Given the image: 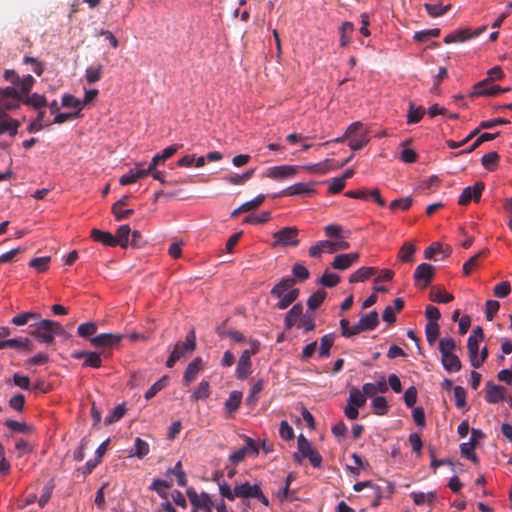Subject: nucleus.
Wrapping results in <instances>:
<instances>
[{
    "mask_svg": "<svg viewBox=\"0 0 512 512\" xmlns=\"http://www.w3.org/2000/svg\"><path fill=\"white\" fill-rule=\"evenodd\" d=\"M294 284V278L286 277L282 278L280 282L271 289V295L279 299L276 305L278 309H286L298 298L300 291L298 288H293Z\"/></svg>",
    "mask_w": 512,
    "mask_h": 512,
    "instance_id": "obj_1",
    "label": "nucleus"
},
{
    "mask_svg": "<svg viewBox=\"0 0 512 512\" xmlns=\"http://www.w3.org/2000/svg\"><path fill=\"white\" fill-rule=\"evenodd\" d=\"M379 324L378 313L371 311L363 315L357 324L350 326L349 320L343 318L340 320L341 335L350 338L364 331L374 330Z\"/></svg>",
    "mask_w": 512,
    "mask_h": 512,
    "instance_id": "obj_2",
    "label": "nucleus"
},
{
    "mask_svg": "<svg viewBox=\"0 0 512 512\" xmlns=\"http://www.w3.org/2000/svg\"><path fill=\"white\" fill-rule=\"evenodd\" d=\"M34 329L30 332L32 336L40 342L52 344L56 335H65L66 331L61 324L53 320L39 319L34 325Z\"/></svg>",
    "mask_w": 512,
    "mask_h": 512,
    "instance_id": "obj_3",
    "label": "nucleus"
},
{
    "mask_svg": "<svg viewBox=\"0 0 512 512\" xmlns=\"http://www.w3.org/2000/svg\"><path fill=\"white\" fill-rule=\"evenodd\" d=\"M196 348V334L192 329L190 330L185 338L184 342H177L174 349L166 361V366L172 368L175 363L180 360L186 354H191Z\"/></svg>",
    "mask_w": 512,
    "mask_h": 512,
    "instance_id": "obj_4",
    "label": "nucleus"
},
{
    "mask_svg": "<svg viewBox=\"0 0 512 512\" xmlns=\"http://www.w3.org/2000/svg\"><path fill=\"white\" fill-rule=\"evenodd\" d=\"M299 230L296 227H284L273 234L275 241L272 243V247L277 246H292L296 247L299 245L298 240Z\"/></svg>",
    "mask_w": 512,
    "mask_h": 512,
    "instance_id": "obj_5",
    "label": "nucleus"
},
{
    "mask_svg": "<svg viewBox=\"0 0 512 512\" xmlns=\"http://www.w3.org/2000/svg\"><path fill=\"white\" fill-rule=\"evenodd\" d=\"M435 268L428 263H421L414 271L415 285L421 289L426 288L433 280Z\"/></svg>",
    "mask_w": 512,
    "mask_h": 512,
    "instance_id": "obj_6",
    "label": "nucleus"
},
{
    "mask_svg": "<svg viewBox=\"0 0 512 512\" xmlns=\"http://www.w3.org/2000/svg\"><path fill=\"white\" fill-rule=\"evenodd\" d=\"M484 188L485 185L483 182H476L473 186H468L464 188L459 197L458 204L465 206L472 200L478 202L481 198V194Z\"/></svg>",
    "mask_w": 512,
    "mask_h": 512,
    "instance_id": "obj_7",
    "label": "nucleus"
},
{
    "mask_svg": "<svg viewBox=\"0 0 512 512\" xmlns=\"http://www.w3.org/2000/svg\"><path fill=\"white\" fill-rule=\"evenodd\" d=\"M299 170L298 166H292V165H280V166H274L270 167L266 171V176L268 178L274 179V180H282L286 178H291L297 174Z\"/></svg>",
    "mask_w": 512,
    "mask_h": 512,
    "instance_id": "obj_8",
    "label": "nucleus"
},
{
    "mask_svg": "<svg viewBox=\"0 0 512 512\" xmlns=\"http://www.w3.org/2000/svg\"><path fill=\"white\" fill-rule=\"evenodd\" d=\"M122 340L121 334L102 333L90 338V343L96 347H116Z\"/></svg>",
    "mask_w": 512,
    "mask_h": 512,
    "instance_id": "obj_9",
    "label": "nucleus"
},
{
    "mask_svg": "<svg viewBox=\"0 0 512 512\" xmlns=\"http://www.w3.org/2000/svg\"><path fill=\"white\" fill-rule=\"evenodd\" d=\"M359 258L360 254L358 252L339 254L334 258L331 265L336 270H346L358 262Z\"/></svg>",
    "mask_w": 512,
    "mask_h": 512,
    "instance_id": "obj_10",
    "label": "nucleus"
},
{
    "mask_svg": "<svg viewBox=\"0 0 512 512\" xmlns=\"http://www.w3.org/2000/svg\"><path fill=\"white\" fill-rule=\"evenodd\" d=\"M187 496L193 507L199 510L207 508V505L211 504L212 502V499L208 493L202 492L201 494H198L194 488L187 489Z\"/></svg>",
    "mask_w": 512,
    "mask_h": 512,
    "instance_id": "obj_11",
    "label": "nucleus"
},
{
    "mask_svg": "<svg viewBox=\"0 0 512 512\" xmlns=\"http://www.w3.org/2000/svg\"><path fill=\"white\" fill-rule=\"evenodd\" d=\"M251 357L247 351L242 352L236 368V377L238 379H246L252 373Z\"/></svg>",
    "mask_w": 512,
    "mask_h": 512,
    "instance_id": "obj_12",
    "label": "nucleus"
},
{
    "mask_svg": "<svg viewBox=\"0 0 512 512\" xmlns=\"http://www.w3.org/2000/svg\"><path fill=\"white\" fill-rule=\"evenodd\" d=\"M505 398V389L502 386L495 385L488 382L486 385L485 399L488 403L496 404L503 401Z\"/></svg>",
    "mask_w": 512,
    "mask_h": 512,
    "instance_id": "obj_13",
    "label": "nucleus"
},
{
    "mask_svg": "<svg viewBox=\"0 0 512 512\" xmlns=\"http://www.w3.org/2000/svg\"><path fill=\"white\" fill-rule=\"evenodd\" d=\"M150 169L147 167L146 169L139 168L138 165L130 169L127 174H124L120 177L119 183L123 186L132 184L136 182L138 179L144 178L149 175Z\"/></svg>",
    "mask_w": 512,
    "mask_h": 512,
    "instance_id": "obj_14",
    "label": "nucleus"
},
{
    "mask_svg": "<svg viewBox=\"0 0 512 512\" xmlns=\"http://www.w3.org/2000/svg\"><path fill=\"white\" fill-rule=\"evenodd\" d=\"M180 147H181V145L175 144V145L166 147L161 153L156 154L152 158V160L148 166L150 171L154 170L158 165L163 164L167 159L172 157L178 151V149Z\"/></svg>",
    "mask_w": 512,
    "mask_h": 512,
    "instance_id": "obj_15",
    "label": "nucleus"
},
{
    "mask_svg": "<svg viewBox=\"0 0 512 512\" xmlns=\"http://www.w3.org/2000/svg\"><path fill=\"white\" fill-rule=\"evenodd\" d=\"M303 317V306L301 303L293 305V307L286 313L284 324L287 330H290L296 323L300 322Z\"/></svg>",
    "mask_w": 512,
    "mask_h": 512,
    "instance_id": "obj_16",
    "label": "nucleus"
},
{
    "mask_svg": "<svg viewBox=\"0 0 512 512\" xmlns=\"http://www.w3.org/2000/svg\"><path fill=\"white\" fill-rule=\"evenodd\" d=\"M314 192H315V190L311 187L310 184L305 183V182H299V183H296L294 185L287 187L286 189L281 191V193L279 195L280 196L306 195V194H311Z\"/></svg>",
    "mask_w": 512,
    "mask_h": 512,
    "instance_id": "obj_17",
    "label": "nucleus"
},
{
    "mask_svg": "<svg viewBox=\"0 0 512 512\" xmlns=\"http://www.w3.org/2000/svg\"><path fill=\"white\" fill-rule=\"evenodd\" d=\"M324 252L329 253V254L335 253V247L333 246V241H329V240L319 241L315 245H313L309 248V256L310 257L318 258Z\"/></svg>",
    "mask_w": 512,
    "mask_h": 512,
    "instance_id": "obj_18",
    "label": "nucleus"
},
{
    "mask_svg": "<svg viewBox=\"0 0 512 512\" xmlns=\"http://www.w3.org/2000/svg\"><path fill=\"white\" fill-rule=\"evenodd\" d=\"M201 358L197 357L192 362L189 363L188 367L185 370L183 381L186 385L190 384L195 380L197 374L201 370Z\"/></svg>",
    "mask_w": 512,
    "mask_h": 512,
    "instance_id": "obj_19",
    "label": "nucleus"
},
{
    "mask_svg": "<svg viewBox=\"0 0 512 512\" xmlns=\"http://www.w3.org/2000/svg\"><path fill=\"white\" fill-rule=\"evenodd\" d=\"M20 122L16 119H12L7 115L0 119V135L9 133L11 136H15L18 132Z\"/></svg>",
    "mask_w": 512,
    "mask_h": 512,
    "instance_id": "obj_20",
    "label": "nucleus"
},
{
    "mask_svg": "<svg viewBox=\"0 0 512 512\" xmlns=\"http://www.w3.org/2000/svg\"><path fill=\"white\" fill-rule=\"evenodd\" d=\"M259 485H250L248 482L241 485H236L234 488V494L240 498H254L257 495Z\"/></svg>",
    "mask_w": 512,
    "mask_h": 512,
    "instance_id": "obj_21",
    "label": "nucleus"
},
{
    "mask_svg": "<svg viewBox=\"0 0 512 512\" xmlns=\"http://www.w3.org/2000/svg\"><path fill=\"white\" fill-rule=\"evenodd\" d=\"M303 168L311 173L325 174L329 170L335 169V161L333 159H326L323 162L306 165Z\"/></svg>",
    "mask_w": 512,
    "mask_h": 512,
    "instance_id": "obj_22",
    "label": "nucleus"
},
{
    "mask_svg": "<svg viewBox=\"0 0 512 512\" xmlns=\"http://www.w3.org/2000/svg\"><path fill=\"white\" fill-rule=\"evenodd\" d=\"M441 362L444 369L449 373L458 372L462 368L461 361L456 354L441 357Z\"/></svg>",
    "mask_w": 512,
    "mask_h": 512,
    "instance_id": "obj_23",
    "label": "nucleus"
},
{
    "mask_svg": "<svg viewBox=\"0 0 512 512\" xmlns=\"http://www.w3.org/2000/svg\"><path fill=\"white\" fill-rule=\"evenodd\" d=\"M377 272V268L375 267H361L352 273L349 277L350 283L363 282L370 278Z\"/></svg>",
    "mask_w": 512,
    "mask_h": 512,
    "instance_id": "obj_24",
    "label": "nucleus"
},
{
    "mask_svg": "<svg viewBox=\"0 0 512 512\" xmlns=\"http://www.w3.org/2000/svg\"><path fill=\"white\" fill-rule=\"evenodd\" d=\"M415 252V245L411 242H406L398 252V260L404 263H412L414 261Z\"/></svg>",
    "mask_w": 512,
    "mask_h": 512,
    "instance_id": "obj_25",
    "label": "nucleus"
},
{
    "mask_svg": "<svg viewBox=\"0 0 512 512\" xmlns=\"http://www.w3.org/2000/svg\"><path fill=\"white\" fill-rule=\"evenodd\" d=\"M23 104L40 110L47 105V99L44 95L33 93L23 97Z\"/></svg>",
    "mask_w": 512,
    "mask_h": 512,
    "instance_id": "obj_26",
    "label": "nucleus"
},
{
    "mask_svg": "<svg viewBox=\"0 0 512 512\" xmlns=\"http://www.w3.org/2000/svg\"><path fill=\"white\" fill-rule=\"evenodd\" d=\"M91 237L94 241L102 243L103 245L114 247V236L110 232L102 231L100 229H92Z\"/></svg>",
    "mask_w": 512,
    "mask_h": 512,
    "instance_id": "obj_27",
    "label": "nucleus"
},
{
    "mask_svg": "<svg viewBox=\"0 0 512 512\" xmlns=\"http://www.w3.org/2000/svg\"><path fill=\"white\" fill-rule=\"evenodd\" d=\"M30 341L25 339L24 341L18 339H7L0 340V350L5 348H12L17 350H27L28 352L32 351L29 347Z\"/></svg>",
    "mask_w": 512,
    "mask_h": 512,
    "instance_id": "obj_28",
    "label": "nucleus"
},
{
    "mask_svg": "<svg viewBox=\"0 0 512 512\" xmlns=\"http://www.w3.org/2000/svg\"><path fill=\"white\" fill-rule=\"evenodd\" d=\"M131 234V229L129 225H121L114 236L115 246L119 245L122 248H126L129 244V236Z\"/></svg>",
    "mask_w": 512,
    "mask_h": 512,
    "instance_id": "obj_29",
    "label": "nucleus"
},
{
    "mask_svg": "<svg viewBox=\"0 0 512 512\" xmlns=\"http://www.w3.org/2000/svg\"><path fill=\"white\" fill-rule=\"evenodd\" d=\"M488 77L474 85L476 89L487 86L490 82L504 78V73L500 66H494L487 72Z\"/></svg>",
    "mask_w": 512,
    "mask_h": 512,
    "instance_id": "obj_30",
    "label": "nucleus"
},
{
    "mask_svg": "<svg viewBox=\"0 0 512 512\" xmlns=\"http://www.w3.org/2000/svg\"><path fill=\"white\" fill-rule=\"evenodd\" d=\"M297 445L298 452L294 453L293 457L296 462L300 463L302 459L299 456V453L305 458L314 449L312 448L311 443L302 434L298 437Z\"/></svg>",
    "mask_w": 512,
    "mask_h": 512,
    "instance_id": "obj_31",
    "label": "nucleus"
},
{
    "mask_svg": "<svg viewBox=\"0 0 512 512\" xmlns=\"http://www.w3.org/2000/svg\"><path fill=\"white\" fill-rule=\"evenodd\" d=\"M510 91V87L501 88L498 85H493L489 88L483 87L476 89L473 87V92L471 93V96H495L500 93L508 92Z\"/></svg>",
    "mask_w": 512,
    "mask_h": 512,
    "instance_id": "obj_32",
    "label": "nucleus"
},
{
    "mask_svg": "<svg viewBox=\"0 0 512 512\" xmlns=\"http://www.w3.org/2000/svg\"><path fill=\"white\" fill-rule=\"evenodd\" d=\"M425 114V109L422 106H416L413 102L409 103L407 113V123L416 124L421 121Z\"/></svg>",
    "mask_w": 512,
    "mask_h": 512,
    "instance_id": "obj_33",
    "label": "nucleus"
},
{
    "mask_svg": "<svg viewBox=\"0 0 512 512\" xmlns=\"http://www.w3.org/2000/svg\"><path fill=\"white\" fill-rule=\"evenodd\" d=\"M471 38V33L468 29L456 30L444 37L446 44L464 42Z\"/></svg>",
    "mask_w": 512,
    "mask_h": 512,
    "instance_id": "obj_34",
    "label": "nucleus"
},
{
    "mask_svg": "<svg viewBox=\"0 0 512 512\" xmlns=\"http://www.w3.org/2000/svg\"><path fill=\"white\" fill-rule=\"evenodd\" d=\"M23 104V95L17 94L16 96L11 97H0V106L5 110H14L18 109L20 105Z\"/></svg>",
    "mask_w": 512,
    "mask_h": 512,
    "instance_id": "obj_35",
    "label": "nucleus"
},
{
    "mask_svg": "<svg viewBox=\"0 0 512 512\" xmlns=\"http://www.w3.org/2000/svg\"><path fill=\"white\" fill-rule=\"evenodd\" d=\"M430 299L437 303H449L453 301L454 296L444 289L433 287L430 291Z\"/></svg>",
    "mask_w": 512,
    "mask_h": 512,
    "instance_id": "obj_36",
    "label": "nucleus"
},
{
    "mask_svg": "<svg viewBox=\"0 0 512 512\" xmlns=\"http://www.w3.org/2000/svg\"><path fill=\"white\" fill-rule=\"evenodd\" d=\"M148 453H149V444L145 440L141 439L140 437H137L134 442V450L132 452H130L129 456L142 459Z\"/></svg>",
    "mask_w": 512,
    "mask_h": 512,
    "instance_id": "obj_37",
    "label": "nucleus"
},
{
    "mask_svg": "<svg viewBox=\"0 0 512 512\" xmlns=\"http://www.w3.org/2000/svg\"><path fill=\"white\" fill-rule=\"evenodd\" d=\"M335 336L333 333L325 334L320 340L319 357L325 358L330 355V349L334 343Z\"/></svg>",
    "mask_w": 512,
    "mask_h": 512,
    "instance_id": "obj_38",
    "label": "nucleus"
},
{
    "mask_svg": "<svg viewBox=\"0 0 512 512\" xmlns=\"http://www.w3.org/2000/svg\"><path fill=\"white\" fill-rule=\"evenodd\" d=\"M499 155L497 152L492 151L486 155H484L481 159V163L483 167L488 171H495L499 165Z\"/></svg>",
    "mask_w": 512,
    "mask_h": 512,
    "instance_id": "obj_39",
    "label": "nucleus"
},
{
    "mask_svg": "<svg viewBox=\"0 0 512 512\" xmlns=\"http://www.w3.org/2000/svg\"><path fill=\"white\" fill-rule=\"evenodd\" d=\"M103 66L101 64L91 65L87 67L85 72L86 81L89 84H94L102 77Z\"/></svg>",
    "mask_w": 512,
    "mask_h": 512,
    "instance_id": "obj_40",
    "label": "nucleus"
},
{
    "mask_svg": "<svg viewBox=\"0 0 512 512\" xmlns=\"http://www.w3.org/2000/svg\"><path fill=\"white\" fill-rule=\"evenodd\" d=\"M354 32V25L352 22H344L340 27V45L342 47L348 46L350 43L351 35Z\"/></svg>",
    "mask_w": 512,
    "mask_h": 512,
    "instance_id": "obj_41",
    "label": "nucleus"
},
{
    "mask_svg": "<svg viewBox=\"0 0 512 512\" xmlns=\"http://www.w3.org/2000/svg\"><path fill=\"white\" fill-rule=\"evenodd\" d=\"M371 407L373 412L377 415H385L389 410V405L385 397L376 396L371 403Z\"/></svg>",
    "mask_w": 512,
    "mask_h": 512,
    "instance_id": "obj_42",
    "label": "nucleus"
},
{
    "mask_svg": "<svg viewBox=\"0 0 512 512\" xmlns=\"http://www.w3.org/2000/svg\"><path fill=\"white\" fill-rule=\"evenodd\" d=\"M365 395L358 388H351L348 398V403L358 408L363 407L366 404Z\"/></svg>",
    "mask_w": 512,
    "mask_h": 512,
    "instance_id": "obj_43",
    "label": "nucleus"
},
{
    "mask_svg": "<svg viewBox=\"0 0 512 512\" xmlns=\"http://www.w3.org/2000/svg\"><path fill=\"white\" fill-rule=\"evenodd\" d=\"M241 400H242V393L239 391H232L230 393L228 399L225 402V407H226L227 411L230 413L235 412L239 408V406L241 404Z\"/></svg>",
    "mask_w": 512,
    "mask_h": 512,
    "instance_id": "obj_44",
    "label": "nucleus"
},
{
    "mask_svg": "<svg viewBox=\"0 0 512 512\" xmlns=\"http://www.w3.org/2000/svg\"><path fill=\"white\" fill-rule=\"evenodd\" d=\"M424 7H425L427 13L431 17L436 18V17L442 16L445 13H447L450 10L451 5L447 4V5L443 6L441 4L426 3V4H424Z\"/></svg>",
    "mask_w": 512,
    "mask_h": 512,
    "instance_id": "obj_45",
    "label": "nucleus"
},
{
    "mask_svg": "<svg viewBox=\"0 0 512 512\" xmlns=\"http://www.w3.org/2000/svg\"><path fill=\"white\" fill-rule=\"evenodd\" d=\"M457 348L456 343L454 339L448 337V338H441L439 341V351L441 353V357L447 356L450 354H455L454 351Z\"/></svg>",
    "mask_w": 512,
    "mask_h": 512,
    "instance_id": "obj_46",
    "label": "nucleus"
},
{
    "mask_svg": "<svg viewBox=\"0 0 512 512\" xmlns=\"http://www.w3.org/2000/svg\"><path fill=\"white\" fill-rule=\"evenodd\" d=\"M41 315L35 312H24L13 317L12 323L16 326L27 324L30 320H39Z\"/></svg>",
    "mask_w": 512,
    "mask_h": 512,
    "instance_id": "obj_47",
    "label": "nucleus"
},
{
    "mask_svg": "<svg viewBox=\"0 0 512 512\" xmlns=\"http://www.w3.org/2000/svg\"><path fill=\"white\" fill-rule=\"evenodd\" d=\"M168 377L163 376L156 381L145 393L144 397L146 400L152 399L158 392L164 389L167 385Z\"/></svg>",
    "mask_w": 512,
    "mask_h": 512,
    "instance_id": "obj_48",
    "label": "nucleus"
},
{
    "mask_svg": "<svg viewBox=\"0 0 512 512\" xmlns=\"http://www.w3.org/2000/svg\"><path fill=\"white\" fill-rule=\"evenodd\" d=\"M348 139V146L354 151L362 149L369 142V138L367 137L366 133H362L358 136L348 137Z\"/></svg>",
    "mask_w": 512,
    "mask_h": 512,
    "instance_id": "obj_49",
    "label": "nucleus"
},
{
    "mask_svg": "<svg viewBox=\"0 0 512 512\" xmlns=\"http://www.w3.org/2000/svg\"><path fill=\"white\" fill-rule=\"evenodd\" d=\"M426 338L429 345L433 346L439 336V325L437 322H428L425 328Z\"/></svg>",
    "mask_w": 512,
    "mask_h": 512,
    "instance_id": "obj_50",
    "label": "nucleus"
},
{
    "mask_svg": "<svg viewBox=\"0 0 512 512\" xmlns=\"http://www.w3.org/2000/svg\"><path fill=\"white\" fill-rule=\"evenodd\" d=\"M5 425L8 429H10L13 432L28 434L33 431L32 427L27 425L25 422L6 420Z\"/></svg>",
    "mask_w": 512,
    "mask_h": 512,
    "instance_id": "obj_51",
    "label": "nucleus"
},
{
    "mask_svg": "<svg viewBox=\"0 0 512 512\" xmlns=\"http://www.w3.org/2000/svg\"><path fill=\"white\" fill-rule=\"evenodd\" d=\"M487 254V250H482L473 257H471L468 261H466L463 265V273L464 275L468 276L471 274V272L478 267L479 265V258L483 255Z\"/></svg>",
    "mask_w": 512,
    "mask_h": 512,
    "instance_id": "obj_52",
    "label": "nucleus"
},
{
    "mask_svg": "<svg viewBox=\"0 0 512 512\" xmlns=\"http://www.w3.org/2000/svg\"><path fill=\"white\" fill-rule=\"evenodd\" d=\"M440 35L439 28L418 31L414 34V40L420 43L428 41L430 38L438 37Z\"/></svg>",
    "mask_w": 512,
    "mask_h": 512,
    "instance_id": "obj_53",
    "label": "nucleus"
},
{
    "mask_svg": "<svg viewBox=\"0 0 512 512\" xmlns=\"http://www.w3.org/2000/svg\"><path fill=\"white\" fill-rule=\"evenodd\" d=\"M210 395V385L208 381L202 380L198 388L193 392L191 398L195 401L199 399H206Z\"/></svg>",
    "mask_w": 512,
    "mask_h": 512,
    "instance_id": "obj_54",
    "label": "nucleus"
},
{
    "mask_svg": "<svg viewBox=\"0 0 512 512\" xmlns=\"http://www.w3.org/2000/svg\"><path fill=\"white\" fill-rule=\"evenodd\" d=\"M326 297V292L322 290H318L313 293L307 300L308 308L311 310H316L324 301Z\"/></svg>",
    "mask_w": 512,
    "mask_h": 512,
    "instance_id": "obj_55",
    "label": "nucleus"
},
{
    "mask_svg": "<svg viewBox=\"0 0 512 512\" xmlns=\"http://www.w3.org/2000/svg\"><path fill=\"white\" fill-rule=\"evenodd\" d=\"M97 332V325L94 322H86L78 326L77 333L80 337L89 338Z\"/></svg>",
    "mask_w": 512,
    "mask_h": 512,
    "instance_id": "obj_56",
    "label": "nucleus"
},
{
    "mask_svg": "<svg viewBox=\"0 0 512 512\" xmlns=\"http://www.w3.org/2000/svg\"><path fill=\"white\" fill-rule=\"evenodd\" d=\"M50 260L49 256L34 258L29 262V266L38 272H45L49 268Z\"/></svg>",
    "mask_w": 512,
    "mask_h": 512,
    "instance_id": "obj_57",
    "label": "nucleus"
},
{
    "mask_svg": "<svg viewBox=\"0 0 512 512\" xmlns=\"http://www.w3.org/2000/svg\"><path fill=\"white\" fill-rule=\"evenodd\" d=\"M34 84H35V79L31 75L24 76L22 79H19V83L17 84L20 86L19 93L22 94L23 97L29 95Z\"/></svg>",
    "mask_w": 512,
    "mask_h": 512,
    "instance_id": "obj_58",
    "label": "nucleus"
},
{
    "mask_svg": "<svg viewBox=\"0 0 512 512\" xmlns=\"http://www.w3.org/2000/svg\"><path fill=\"white\" fill-rule=\"evenodd\" d=\"M511 293V284L509 281H502L494 286L493 294L497 298H505Z\"/></svg>",
    "mask_w": 512,
    "mask_h": 512,
    "instance_id": "obj_59",
    "label": "nucleus"
},
{
    "mask_svg": "<svg viewBox=\"0 0 512 512\" xmlns=\"http://www.w3.org/2000/svg\"><path fill=\"white\" fill-rule=\"evenodd\" d=\"M340 282V277L337 274L329 273L327 271L320 277L319 283L325 287H335Z\"/></svg>",
    "mask_w": 512,
    "mask_h": 512,
    "instance_id": "obj_60",
    "label": "nucleus"
},
{
    "mask_svg": "<svg viewBox=\"0 0 512 512\" xmlns=\"http://www.w3.org/2000/svg\"><path fill=\"white\" fill-rule=\"evenodd\" d=\"M500 308V303L496 300H487L485 303V317L492 321Z\"/></svg>",
    "mask_w": 512,
    "mask_h": 512,
    "instance_id": "obj_61",
    "label": "nucleus"
},
{
    "mask_svg": "<svg viewBox=\"0 0 512 512\" xmlns=\"http://www.w3.org/2000/svg\"><path fill=\"white\" fill-rule=\"evenodd\" d=\"M169 473H172L177 478V484L181 487H185L187 485V478L186 474L182 469L181 462H177L176 465L168 471Z\"/></svg>",
    "mask_w": 512,
    "mask_h": 512,
    "instance_id": "obj_62",
    "label": "nucleus"
},
{
    "mask_svg": "<svg viewBox=\"0 0 512 512\" xmlns=\"http://www.w3.org/2000/svg\"><path fill=\"white\" fill-rule=\"evenodd\" d=\"M125 412H126V408H125L124 404L117 405L113 409L112 413L106 417L105 423L111 424L113 422L119 421L125 415Z\"/></svg>",
    "mask_w": 512,
    "mask_h": 512,
    "instance_id": "obj_63",
    "label": "nucleus"
},
{
    "mask_svg": "<svg viewBox=\"0 0 512 512\" xmlns=\"http://www.w3.org/2000/svg\"><path fill=\"white\" fill-rule=\"evenodd\" d=\"M62 106L66 108L78 109V113L81 110L82 102L71 94H65L62 97Z\"/></svg>",
    "mask_w": 512,
    "mask_h": 512,
    "instance_id": "obj_64",
    "label": "nucleus"
}]
</instances>
